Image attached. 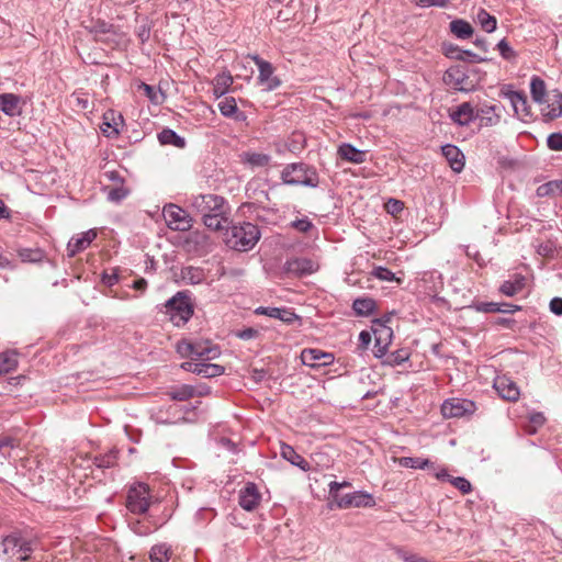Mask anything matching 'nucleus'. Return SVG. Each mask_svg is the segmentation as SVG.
I'll use <instances>...</instances> for the list:
<instances>
[{
    "label": "nucleus",
    "instance_id": "1",
    "mask_svg": "<svg viewBox=\"0 0 562 562\" xmlns=\"http://www.w3.org/2000/svg\"><path fill=\"white\" fill-rule=\"evenodd\" d=\"M530 93L546 122L562 115V93L557 89H548L540 78H532Z\"/></svg>",
    "mask_w": 562,
    "mask_h": 562
},
{
    "label": "nucleus",
    "instance_id": "2",
    "mask_svg": "<svg viewBox=\"0 0 562 562\" xmlns=\"http://www.w3.org/2000/svg\"><path fill=\"white\" fill-rule=\"evenodd\" d=\"M260 238V233L251 223L243 225H233L225 229L223 240L225 244L236 250L247 251L251 249Z\"/></svg>",
    "mask_w": 562,
    "mask_h": 562
},
{
    "label": "nucleus",
    "instance_id": "3",
    "mask_svg": "<svg viewBox=\"0 0 562 562\" xmlns=\"http://www.w3.org/2000/svg\"><path fill=\"white\" fill-rule=\"evenodd\" d=\"M177 351L182 357L190 358L189 361L213 360L220 355L218 348L210 341L181 340L177 344Z\"/></svg>",
    "mask_w": 562,
    "mask_h": 562
},
{
    "label": "nucleus",
    "instance_id": "4",
    "mask_svg": "<svg viewBox=\"0 0 562 562\" xmlns=\"http://www.w3.org/2000/svg\"><path fill=\"white\" fill-rule=\"evenodd\" d=\"M392 324H393V315L392 314L385 315L381 318H375L372 321L371 330H372V333L374 335V339H375L374 352H375L376 357H382L386 352V350L392 341V337H393Z\"/></svg>",
    "mask_w": 562,
    "mask_h": 562
},
{
    "label": "nucleus",
    "instance_id": "5",
    "mask_svg": "<svg viewBox=\"0 0 562 562\" xmlns=\"http://www.w3.org/2000/svg\"><path fill=\"white\" fill-rule=\"evenodd\" d=\"M153 498L158 501L161 496L158 493L154 494L148 485L138 483L130 488L126 506L134 514H143L148 509Z\"/></svg>",
    "mask_w": 562,
    "mask_h": 562
},
{
    "label": "nucleus",
    "instance_id": "6",
    "mask_svg": "<svg viewBox=\"0 0 562 562\" xmlns=\"http://www.w3.org/2000/svg\"><path fill=\"white\" fill-rule=\"evenodd\" d=\"M282 180L286 184H303L315 187L318 178L315 169L303 164H292L282 171Z\"/></svg>",
    "mask_w": 562,
    "mask_h": 562
},
{
    "label": "nucleus",
    "instance_id": "7",
    "mask_svg": "<svg viewBox=\"0 0 562 562\" xmlns=\"http://www.w3.org/2000/svg\"><path fill=\"white\" fill-rule=\"evenodd\" d=\"M32 552L30 543L25 540L9 536L2 540V554L5 559L2 562H22L25 561Z\"/></svg>",
    "mask_w": 562,
    "mask_h": 562
},
{
    "label": "nucleus",
    "instance_id": "8",
    "mask_svg": "<svg viewBox=\"0 0 562 562\" xmlns=\"http://www.w3.org/2000/svg\"><path fill=\"white\" fill-rule=\"evenodd\" d=\"M167 313L170 315L171 321L179 326L186 323L192 314V304L190 299L183 294L178 293L166 305Z\"/></svg>",
    "mask_w": 562,
    "mask_h": 562
},
{
    "label": "nucleus",
    "instance_id": "9",
    "mask_svg": "<svg viewBox=\"0 0 562 562\" xmlns=\"http://www.w3.org/2000/svg\"><path fill=\"white\" fill-rule=\"evenodd\" d=\"M190 207L203 217L216 212H224L223 199L213 194H199L190 199Z\"/></svg>",
    "mask_w": 562,
    "mask_h": 562
},
{
    "label": "nucleus",
    "instance_id": "10",
    "mask_svg": "<svg viewBox=\"0 0 562 562\" xmlns=\"http://www.w3.org/2000/svg\"><path fill=\"white\" fill-rule=\"evenodd\" d=\"M164 216L169 226L178 231H187L191 226V220L187 211L181 207L170 204L164 207Z\"/></svg>",
    "mask_w": 562,
    "mask_h": 562
},
{
    "label": "nucleus",
    "instance_id": "11",
    "mask_svg": "<svg viewBox=\"0 0 562 562\" xmlns=\"http://www.w3.org/2000/svg\"><path fill=\"white\" fill-rule=\"evenodd\" d=\"M502 94L510 101L518 119L525 121L532 116L526 95L509 89L502 90Z\"/></svg>",
    "mask_w": 562,
    "mask_h": 562
},
{
    "label": "nucleus",
    "instance_id": "12",
    "mask_svg": "<svg viewBox=\"0 0 562 562\" xmlns=\"http://www.w3.org/2000/svg\"><path fill=\"white\" fill-rule=\"evenodd\" d=\"M474 412V404L467 400L452 398L441 406V413L447 418L462 417Z\"/></svg>",
    "mask_w": 562,
    "mask_h": 562
},
{
    "label": "nucleus",
    "instance_id": "13",
    "mask_svg": "<svg viewBox=\"0 0 562 562\" xmlns=\"http://www.w3.org/2000/svg\"><path fill=\"white\" fill-rule=\"evenodd\" d=\"M494 389L498 395L506 401H517L520 392L516 383L508 376H497L494 381Z\"/></svg>",
    "mask_w": 562,
    "mask_h": 562
},
{
    "label": "nucleus",
    "instance_id": "14",
    "mask_svg": "<svg viewBox=\"0 0 562 562\" xmlns=\"http://www.w3.org/2000/svg\"><path fill=\"white\" fill-rule=\"evenodd\" d=\"M205 361L206 360H200L196 362L186 361L181 364V367L187 371L202 374L205 378L217 376L224 372L223 367L218 364L205 363Z\"/></svg>",
    "mask_w": 562,
    "mask_h": 562
},
{
    "label": "nucleus",
    "instance_id": "15",
    "mask_svg": "<svg viewBox=\"0 0 562 562\" xmlns=\"http://www.w3.org/2000/svg\"><path fill=\"white\" fill-rule=\"evenodd\" d=\"M256 64L259 68V85L263 88V90H273L280 86V80L273 76L272 66L263 60L256 59Z\"/></svg>",
    "mask_w": 562,
    "mask_h": 562
},
{
    "label": "nucleus",
    "instance_id": "16",
    "mask_svg": "<svg viewBox=\"0 0 562 562\" xmlns=\"http://www.w3.org/2000/svg\"><path fill=\"white\" fill-rule=\"evenodd\" d=\"M124 120L123 116L113 111L109 110L103 114V123L101 125V132L106 137H114L119 135L120 128L123 126Z\"/></svg>",
    "mask_w": 562,
    "mask_h": 562
},
{
    "label": "nucleus",
    "instance_id": "17",
    "mask_svg": "<svg viewBox=\"0 0 562 562\" xmlns=\"http://www.w3.org/2000/svg\"><path fill=\"white\" fill-rule=\"evenodd\" d=\"M301 359L305 366L314 368L331 363L334 356L318 349H306L302 351Z\"/></svg>",
    "mask_w": 562,
    "mask_h": 562
},
{
    "label": "nucleus",
    "instance_id": "18",
    "mask_svg": "<svg viewBox=\"0 0 562 562\" xmlns=\"http://www.w3.org/2000/svg\"><path fill=\"white\" fill-rule=\"evenodd\" d=\"M450 119L459 125L469 124L474 117H476V111L469 102H464L456 108L449 110Z\"/></svg>",
    "mask_w": 562,
    "mask_h": 562
},
{
    "label": "nucleus",
    "instance_id": "19",
    "mask_svg": "<svg viewBox=\"0 0 562 562\" xmlns=\"http://www.w3.org/2000/svg\"><path fill=\"white\" fill-rule=\"evenodd\" d=\"M261 495L257 490V486L252 483H248L239 492V504L246 510H252L259 504Z\"/></svg>",
    "mask_w": 562,
    "mask_h": 562
},
{
    "label": "nucleus",
    "instance_id": "20",
    "mask_svg": "<svg viewBox=\"0 0 562 562\" xmlns=\"http://www.w3.org/2000/svg\"><path fill=\"white\" fill-rule=\"evenodd\" d=\"M317 265L310 259H293L286 262L285 270L293 276H304L314 272Z\"/></svg>",
    "mask_w": 562,
    "mask_h": 562
},
{
    "label": "nucleus",
    "instance_id": "21",
    "mask_svg": "<svg viewBox=\"0 0 562 562\" xmlns=\"http://www.w3.org/2000/svg\"><path fill=\"white\" fill-rule=\"evenodd\" d=\"M255 314L267 315L269 317L280 319L285 324H292L297 318L296 315L288 308L258 307L255 310Z\"/></svg>",
    "mask_w": 562,
    "mask_h": 562
},
{
    "label": "nucleus",
    "instance_id": "22",
    "mask_svg": "<svg viewBox=\"0 0 562 562\" xmlns=\"http://www.w3.org/2000/svg\"><path fill=\"white\" fill-rule=\"evenodd\" d=\"M97 237L95 231H88L80 237L72 238L67 246L68 255L75 256L78 251L86 249Z\"/></svg>",
    "mask_w": 562,
    "mask_h": 562
},
{
    "label": "nucleus",
    "instance_id": "23",
    "mask_svg": "<svg viewBox=\"0 0 562 562\" xmlns=\"http://www.w3.org/2000/svg\"><path fill=\"white\" fill-rule=\"evenodd\" d=\"M476 116L481 120L483 125L492 126L498 123L501 109L497 105L483 104L476 110Z\"/></svg>",
    "mask_w": 562,
    "mask_h": 562
},
{
    "label": "nucleus",
    "instance_id": "24",
    "mask_svg": "<svg viewBox=\"0 0 562 562\" xmlns=\"http://www.w3.org/2000/svg\"><path fill=\"white\" fill-rule=\"evenodd\" d=\"M442 155L445 156L453 171L460 172L462 170L464 166V156L459 150V148H457L453 145L443 146Z\"/></svg>",
    "mask_w": 562,
    "mask_h": 562
},
{
    "label": "nucleus",
    "instance_id": "25",
    "mask_svg": "<svg viewBox=\"0 0 562 562\" xmlns=\"http://www.w3.org/2000/svg\"><path fill=\"white\" fill-rule=\"evenodd\" d=\"M207 237L200 232L189 233L184 239V248L189 252H202L205 250Z\"/></svg>",
    "mask_w": 562,
    "mask_h": 562
},
{
    "label": "nucleus",
    "instance_id": "26",
    "mask_svg": "<svg viewBox=\"0 0 562 562\" xmlns=\"http://www.w3.org/2000/svg\"><path fill=\"white\" fill-rule=\"evenodd\" d=\"M338 155L341 159L352 164H361L366 159L367 151L359 150L351 145L344 144L338 148Z\"/></svg>",
    "mask_w": 562,
    "mask_h": 562
},
{
    "label": "nucleus",
    "instance_id": "27",
    "mask_svg": "<svg viewBox=\"0 0 562 562\" xmlns=\"http://www.w3.org/2000/svg\"><path fill=\"white\" fill-rule=\"evenodd\" d=\"M23 104V101L12 93L2 94V112L8 115L14 116L20 114Z\"/></svg>",
    "mask_w": 562,
    "mask_h": 562
},
{
    "label": "nucleus",
    "instance_id": "28",
    "mask_svg": "<svg viewBox=\"0 0 562 562\" xmlns=\"http://www.w3.org/2000/svg\"><path fill=\"white\" fill-rule=\"evenodd\" d=\"M100 181L104 187L105 184H120L123 183V177L121 172L115 169V164L108 162L103 167Z\"/></svg>",
    "mask_w": 562,
    "mask_h": 562
},
{
    "label": "nucleus",
    "instance_id": "29",
    "mask_svg": "<svg viewBox=\"0 0 562 562\" xmlns=\"http://www.w3.org/2000/svg\"><path fill=\"white\" fill-rule=\"evenodd\" d=\"M241 160L252 168H259L267 166L270 161V157L262 153L246 151L241 155Z\"/></svg>",
    "mask_w": 562,
    "mask_h": 562
},
{
    "label": "nucleus",
    "instance_id": "30",
    "mask_svg": "<svg viewBox=\"0 0 562 562\" xmlns=\"http://www.w3.org/2000/svg\"><path fill=\"white\" fill-rule=\"evenodd\" d=\"M281 456L292 464L301 468L302 470H306L308 468V462L304 460L300 454H297L291 446H282Z\"/></svg>",
    "mask_w": 562,
    "mask_h": 562
},
{
    "label": "nucleus",
    "instance_id": "31",
    "mask_svg": "<svg viewBox=\"0 0 562 562\" xmlns=\"http://www.w3.org/2000/svg\"><path fill=\"white\" fill-rule=\"evenodd\" d=\"M436 477L439 480H448L454 487L461 491L463 494H467L471 490V484L463 477H452L445 470L436 473Z\"/></svg>",
    "mask_w": 562,
    "mask_h": 562
},
{
    "label": "nucleus",
    "instance_id": "32",
    "mask_svg": "<svg viewBox=\"0 0 562 562\" xmlns=\"http://www.w3.org/2000/svg\"><path fill=\"white\" fill-rule=\"evenodd\" d=\"M158 139L162 145H173L179 148L184 146V140L171 130L161 131L158 134Z\"/></svg>",
    "mask_w": 562,
    "mask_h": 562
},
{
    "label": "nucleus",
    "instance_id": "33",
    "mask_svg": "<svg viewBox=\"0 0 562 562\" xmlns=\"http://www.w3.org/2000/svg\"><path fill=\"white\" fill-rule=\"evenodd\" d=\"M223 213L224 212H216L203 217L204 225L214 231L223 229L224 224L227 223V218L223 216Z\"/></svg>",
    "mask_w": 562,
    "mask_h": 562
},
{
    "label": "nucleus",
    "instance_id": "34",
    "mask_svg": "<svg viewBox=\"0 0 562 562\" xmlns=\"http://www.w3.org/2000/svg\"><path fill=\"white\" fill-rule=\"evenodd\" d=\"M476 22L485 32H493L496 29V19L490 15L485 10L480 9L476 14Z\"/></svg>",
    "mask_w": 562,
    "mask_h": 562
},
{
    "label": "nucleus",
    "instance_id": "35",
    "mask_svg": "<svg viewBox=\"0 0 562 562\" xmlns=\"http://www.w3.org/2000/svg\"><path fill=\"white\" fill-rule=\"evenodd\" d=\"M138 91L145 94L153 103L160 104L164 102V93L161 89L156 90L154 87L148 86L146 83H140L138 86Z\"/></svg>",
    "mask_w": 562,
    "mask_h": 562
},
{
    "label": "nucleus",
    "instance_id": "36",
    "mask_svg": "<svg viewBox=\"0 0 562 562\" xmlns=\"http://www.w3.org/2000/svg\"><path fill=\"white\" fill-rule=\"evenodd\" d=\"M450 29L451 32L460 38H468L473 33L472 26L468 22L462 20L451 22Z\"/></svg>",
    "mask_w": 562,
    "mask_h": 562
},
{
    "label": "nucleus",
    "instance_id": "37",
    "mask_svg": "<svg viewBox=\"0 0 562 562\" xmlns=\"http://www.w3.org/2000/svg\"><path fill=\"white\" fill-rule=\"evenodd\" d=\"M182 278L191 284L201 283L205 279L204 271L200 268L188 267L182 271Z\"/></svg>",
    "mask_w": 562,
    "mask_h": 562
},
{
    "label": "nucleus",
    "instance_id": "38",
    "mask_svg": "<svg viewBox=\"0 0 562 562\" xmlns=\"http://www.w3.org/2000/svg\"><path fill=\"white\" fill-rule=\"evenodd\" d=\"M233 78L231 75L222 74L214 79V93L216 97L224 94L228 87L232 85Z\"/></svg>",
    "mask_w": 562,
    "mask_h": 562
},
{
    "label": "nucleus",
    "instance_id": "39",
    "mask_svg": "<svg viewBox=\"0 0 562 562\" xmlns=\"http://www.w3.org/2000/svg\"><path fill=\"white\" fill-rule=\"evenodd\" d=\"M539 196L562 194V181H550L537 190Z\"/></svg>",
    "mask_w": 562,
    "mask_h": 562
},
{
    "label": "nucleus",
    "instance_id": "40",
    "mask_svg": "<svg viewBox=\"0 0 562 562\" xmlns=\"http://www.w3.org/2000/svg\"><path fill=\"white\" fill-rule=\"evenodd\" d=\"M525 285V279L518 278L514 282L512 281H505L502 286L501 291L507 296H513L517 294Z\"/></svg>",
    "mask_w": 562,
    "mask_h": 562
},
{
    "label": "nucleus",
    "instance_id": "41",
    "mask_svg": "<svg viewBox=\"0 0 562 562\" xmlns=\"http://www.w3.org/2000/svg\"><path fill=\"white\" fill-rule=\"evenodd\" d=\"M170 557V549L166 544L153 547L150 551L151 562H167Z\"/></svg>",
    "mask_w": 562,
    "mask_h": 562
},
{
    "label": "nucleus",
    "instance_id": "42",
    "mask_svg": "<svg viewBox=\"0 0 562 562\" xmlns=\"http://www.w3.org/2000/svg\"><path fill=\"white\" fill-rule=\"evenodd\" d=\"M105 189L108 190V195L111 201L119 202L124 199L127 194V190L120 184H105Z\"/></svg>",
    "mask_w": 562,
    "mask_h": 562
},
{
    "label": "nucleus",
    "instance_id": "43",
    "mask_svg": "<svg viewBox=\"0 0 562 562\" xmlns=\"http://www.w3.org/2000/svg\"><path fill=\"white\" fill-rule=\"evenodd\" d=\"M353 507H371L374 506V499L370 494L356 492L352 494Z\"/></svg>",
    "mask_w": 562,
    "mask_h": 562
},
{
    "label": "nucleus",
    "instance_id": "44",
    "mask_svg": "<svg viewBox=\"0 0 562 562\" xmlns=\"http://www.w3.org/2000/svg\"><path fill=\"white\" fill-rule=\"evenodd\" d=\"M374 307V302L371 299H358L353 302V310L359 315H367Z\"/></svg>",
    "mask_w": 562,
    "mask_h": 562
},
{
    "label": "nucleus",
    "instance_id": "45",
    "mask_svg": "<svg viewBox=\"0 0 562 562\" xmlns=\"http://www.w3.org/2000/svg\"><path fill=\"white\" fill-rule=\"evenodd\" d=\"M218 108H220L222 114H224L225 116L233 115L236 112V110H237L236 101H235L234 98H225V99H223L218 103Z\"/></svg>",
    "mask_w": 562,
    "mask_h": 562
},
{
    "label": "nucleus",
    "instance_id": "46",
    "mask_svg": "<svg viewBox=\"0 0 562 562\" xmlns=\"http://www.w3.org/2000/svg\"><path fill=\"white\" fill-rule=\"evenodd\" d=\"M19 257L24 262H35L42 259V252L37 249H22L19 251Z\"/></svg>",
    "mask_w": 562,
    "mask_h": 562
},
{
    "label": "nucleus",
    "instance_id": "47",
    "mask_svg": "<svg viewBox=\"0 0 562 562\" xmlns=\"http://www.w3.org/2000/svg\"><path fill=\"white\" fill-rule=\"evenodd\" d=\"M16 366V355L13 351L2 352V373L9 372Z\"/></svg>",
    "mask_w": 562,
    "mask_h": 562
},
{
    "label": "nucleus",
    "instance_id": "48",
    "mask_svg": "<svg viewBox=\"0 0 562 562\" xmlns=\"http://www.w3.org/2000/svg\"><path fill=\"white\" fill-rule=\"evenodd\" d=\"M400 464L402 467L413 468V469L425 468L429 464V460H427V459L420 460V459H415V458H401Z\"/></svg>",
    "mask_w": 562,
    "mask_h": 562
},
{
    "label": "nucleus",
    "instance_id": "49",
    "mask_svg": "<svg viewBox=\"0 0 562 562\" xmlns=\"http://www.w3.org/2000/svg\"><path fill=\"white\" fill-rule=\"evenodd\" d=\"M373 274L382 281H396L401 283L400 278H396L393 272L382 267L375 268Z\"/></svg>",
    "mask_w": 562,
    "mask_h": 562
},
{
    "label": "nucleus",
    "instance_id": "50",
    "mask_svg": "<svg viewBox=\"0 0 562 562\" xmlns=\"http://www.w3.org/2000/svg\"><path fill=\"white\" fill-rule=\"evenodd\" d=\"M344 486H349V484L347 482H344V483L331 482L329 484V496H330L329 507L330 508H334V503L340 496L338 492Z\"/></svg>",
    "mask_w": 562,
    "mask_h": 562
},
{
    "label": "nucleus",
    "instance_id": "51",
    "mask_svg": "<svg viewBox=\"0 0 562 562\" xmlns=\"http://www.w3.org/2000/svg\"><path fill=\"white\" fill-rule=\"evenodd\" d=\"M385 210L389 214L393 215V216H397L404 209V204L403 202L398 201V200H389L386 203H385Z\"/></svg>",
    "mask_w": 562,
    "mask_h": 562
},
{
    "label": "nucleus",
    "instance_id": "52",
    "mask_svg": "<svg viewBox=\"0 0 562 562\" xmlns=\"http://www.w3.org/2000/svg\"><path fill=\"white\" fill-rule=\"evenodd\" d=\"M544 422V417L542 414L540 413H537V414H532L530 416V420H529V424L527 425V431L528 432H536L537 431V428L539 426H541Z\"/></svg>",
    "mask_w": 562,
    "mask_h": 562
},
{
    "label": "nucleus",
    "instance_id": "53",
    "mask_svg": "<svg viewBox=\"0 0 562 562\" xmlns=\"http://www.w3.org/2000/svg\"><path fill=\"white\" fill-rule=\"evenodd\" d=\"M304 137L301 133H295L292 136V140L289 145V150L292 153H297L303 148Z\"/></svg>",
    "mask_w": 562,
    "mask_h": 562
},
{
    "label": "nucleus",
    "instance_id": "54",
    "mask_svg": "<svg viewBox=\"0 0 562 562\" xmlns=\"http://www.w3.org/2000/svg\"><path fill=\"white\" fill-rule=\"evenodd\" d=\"M193 390L191 386L184 385L172 393V397L178 401H184L192 396Z\"/></svg>",
    "mask_w": 562,
    "mask_h": 562
},
{
    "label": "nucleus",
    "instance_id": "55",
    "mask_svg": "<svg viewBox=\"0 0 562 562\" xmlns=\"http://www.w3.org/2000/svg\"><path fill=\"white\" fill-rule=\"evenodd\" d=\"M119 280L120 276L117 269H113L110 273L105 272L102 278L103 283L110 288L116 282H119Z\"/></svg>",
    "mask_w": 562,
    "mask_h": 562
},
{
    "label": "nucleus",
    "instance_id": "56",
    "mask_svg": "<svg viewBox=\"0 0 562 562\" xmlns=\"http://www.w3.org/2000/svg\"><path fill=\"white\" fill-rule=\"evenodd\" d=\"M236 336L244 339V340H249V339H255L259 336V331L255 328H245L243 330H238L236 331Z\"/></svg>",
    "mask_w": 562,
    "mask_h": 562
},
{
    "label": "nucleus",
    "instance_id": "57",
    "mask_svg": "<svg viewBox=\"0 0 562 562\" xmlns=\"http://www.w3.org/2000/svg\"><path fill=\"white\" fill-rule=\"evenodd\" d=\"M334 506H337L339 508L353 507L352 494L339 496L334 503Z\"/></svg>",
    "mask_w": 562,
    "mask_h": 562
},
{
    "label": "nucleus",
    "instance_id": "58",
    "mask_svg": "<svg viewBox=\"0 0 562 562\" xmlns=\"http://www.w3.org/2000/svg\"><path fill=\"white\" fill-rule=\"evenodd\" d=\"M548 146L553 150H562V135L552 134L548 138Z\"/></svg>",
    "mask_w": 562,
    "mask_h": 562
},
{
    "label": "nucleus",
    "instance_id": "59",
    "mask_svg": "<svg viewBox=\"0 0 562 562\" xmlns=\"http://www.w3.org/2000/svg\"><path fill=\"white\" fill-rule=\"evenodd\" d=\"M446 56L450 58H460L463 59L465 55H470L468 52H462L458 47L454 46H448L445 48Z\"/></svg>",
    "mask_w": 562,
    "mask_h": 562
},
{
    "label": "nucleus",
    "instance_id": "60",
    "mask_svg": "<svg viewBox=\"0 0 562 562\" xmlns=\"http://www.w3.org/2000/svg\"><path fill=\"white\" fill-rule=\"evenodd\" d=\"M498 49H499L501 55L504 58L509 59V58H512L514 56V53H513L512 48L509 47V45L505 41H501L499 42Z\"/></svg>",
    "mask_w": 562,
    "mask_h": 562
},
{
    "label": "nucleus",
    "instance_id": "61",
    "mask_svg": "<svg viewBox=\"0 0 562 562\" xmlns=\"http://www.w3.org/2000/svg\"><path fill=\"white\" fill-rule=\"evenodd\" d=\"M72 465H74L75 470H77V469L86 470V469H89L91 467V462H90V460H87V459L80 457V458L74 459Z\"/></svg>",
    "mask_w": 562,
    "mask_h": 562
},
{
    "label": "nucleus",
    "instance_id": "62",
    "mask_svg": "<svg viewBox=\"0 0 562 562\" xmlns=\"http://www.w3.org/2000/svg\"><path fill=\"white\" fill-rule=\"evenodd\" d=\"M477 310L480 311H484V312H496V311H502L499 304L497 303H482L477 306ZM503 312H505V310H503Z\"/></svg>",
    "mask_w": 562,
    "mask_h": 562
},
{
    "label": "nucleus",
    "instance_id": "63",
    "mask_svg": "<svg viewBox=\"0 0 562 562\" xmlns=\"http://www.w3.org/2000/svg\"><path fill=\"white\" fill-rule=\"evenodd\" d=\"M550 310L557 315H562V299L555 297L550 302Z\"/></svg>",
    "mask_w": 562,
    "mask_h": 562
},
{
    "label": "nucleus",
    "instance_id": "64",
    "mask_svg": "<svg viewBox=\"0 0 562 562\" xmlns=\"http://www.w3.org/2000/svg\"><path fill=\"white\" fill-rule=\"evenodd\" d=\"M418 5L429 7V5H438L443 7L445 0H414Z\"/></svg>",
    "mask_w": 562,
    "mask_h": 562
}]
</instances>
